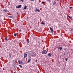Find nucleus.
Listing matches in <instances>:
<instances>
[{
  "mask_svg": "<svg viewBox=\"0 0 73 73\" xmlns=\"http://www.w3.org/2000/svg\"><path fill=\"white\" fill-rule=\"evenodd\" d=\"M42 54H46L47 53V51L46 50H44L42 52Z\"/></svg>",
  "mask_w": 73,
  "mask_h": 73,
  "instance_id": "nucleus-1",
  "label": "nucleus"
},
{
  "mask_svg": "<svg viewBox=\"0 0 73 73\" xmlns=\"http://www.w3.org/2000/svg\"><path fill=\"white\" fill-rule=\"evenodd\" d=\"M24 58H25H25L27 57L28 55L26 53H25L24 54Z\"/></svg>",
  "mask_w": 73,
  "mask_h": 73,
  "instance_id": "nucleus-2",
  "label": "nucleus"
},
{
  "mask_svg": "<svg viewBox=\"0 0 73 73\" xmlns=\"http://www.w3.org/2000/svg\"><path fill=\"white\" fill-rule=\"evenodd\" d=\"M18 61L19 64H22V63L23 62H22L21 60L20 61V60H18Z\"/></svg>",
  "mask_w": 73,
  "mask_h": 73,
  "instance_id": "nucleus-3",
  "label": "nucleus"
},
{
  "mask_svg": "<svg viewBox=\"0 0 73 73\" xmlns=\"http://www.w3.org/2000/svg\"><path fill=\"white\" fill-rule=\"evenodd\" d=\"M21 5H20L17 6L16 7V8H21Z\"/></svg>",
  "mask_w": 73,
  "mask_h": 73,
  "instance_id": "nucleus-4",
  "label": "nucleus"
},
{
  "mask_svg": "<svg viewBox=\"0 0 73 73\" xmlns=\"http://www.w3.org/2000/svg\"><path fill=\"white\" fill-rule=\"evenodd\" d=\"M50 30L51 31L52 33H53V29L52 28V27L50 28Z\"/></svg>",
  "mask_w": 73,
  "mask_h": 73,
  "instance_id": "nucleus-5",
  "label": "nucleus"
},
{
  "mask_svg": "<svg viewBox=\"0 0 73 73\" xmlns=\"http://www.w3.org/2000/svg\"><path fill=\"white\" fill-rule=\"evenodd\" d=\"M35 12H37V11L38 12H40V10L38 9H36V10H35Z\"/></svg>",
  "mask_w": 73,
  "mask_h": 73,
  "instance_id": "nucleus-6",
  "label": "nucleus"
},
{
  "mask_svg": "<svg viewBox=\"0 0 73 73\" xmlns=\"http://www.w3.org/2000/svg\"><path fill=\"white\" fill-rule=\"evenodd\" d=\"M9 17H10V18H11L12 19L13 18V15H11L9 16Z\"/></svg>",
  "mask_w": 73,
  "mask_h": 73,
  "instance_id": "nucleus-7",
  "label": "nucleus"
},
{
  "mask_svg": "<svg viewBox=\"0 0 73 73\" xmlns=\"http://www.w3.org/2000/svg\"><path fill=\"white\" fill-rule=\"evenodd\" d=\"M56 1H55L53 3V5H56Z\"/></svg>",
  "mask_w": 73,
  "mask_h": 73,
  "instance_id": "nucleus-8",
  "label": "nucleus"
},
{
  "mask_svg": "<svg viewBox=\"0 0 73 73\" xmlns=\"http://www.w3.org/2000/svg\"><path fill=\"white\" fill-rule=\"evenodd\" d=\"M42 25H45V23H44V22H42L41 23H40Z\"/></svg>",
  "mask_w": 73,
  "mask_h": 73,
  "instance_id": "nucleus-9",
  "label": "nucleus"
},
{
  "mask_svg": "<svg viewBox=\"0 0 73 73\" xmlns=\"http://www.w3.org/2000/svg\"><path fill=\"white\" fill-rule=\"evenodd\" d=\"M31 58H30L29 59H28V62L29 63L30 62V61H31Z\"/></svg>",
  "mask_w": 73,
  "mask_h": 73,
  "instance_id": "nucleus-10",
  "label": "nucleus"
},
{
  "mask_svg": "<svg viewBox=\"0 0 73 73\" xmlns=\"http://www.w3.org/2000/svg\"><path fill=\"white\" fill-rule=\"evenodd\" d=\"M27 9V5H25V7H24V8L23 9L24 10V9Z\"/></svg>",
  "mask_w": 73,
  "mask_h": 73,
  "instance_id": "nucleus-11",
  "label": "nucleus"
},
{
  "mask_svg": "<svg viewBox=\"0 0 73 73\" xmlns=\"http://www.w3.org/2000/svg\"><path fill=\"white\" fill-rule=\"evenodd\" d=\"M27 42L28 43H29V39H27Z\"/></svg>",
  "mask_w": 73,
  "mask_h": 73,
  "instance_id": "nucleus-12",
  "label": "nucleus"
},
{
  "mask_svg": "<svg viewBox=\"0 0 73 73\" xmlns=\"http://www.w3.org/2000/svg\"><path fill=\"white\" fill-rule=\"evenodd\" d=\"M51 55H52V54H51V53H49L48 54V56H51Z\"/></svg>",
  "mask_w": 73,
  "mask_h": 73,
  "instance_id": "nucleus-13",
  "label": "nucleus"
},
{
  "mask_svg": "<svg viewBox=\"0 0 73 73\" xmlns=\"http://www.w3.org/2000/svg\"><path fill=\"white\" fill-rule=\"evenodd\" d=\"M59 49L60 50H62V48L61 47H60L59 48Z\"/></svg>",
  "mask_w": 73,
  "mask_h": 73,
  "instance_id": "nucleus-14",
  "label": "nucleus"
},
{
  "mask_svg": "<svg viewBox=\"0 0 73 73\" xmlns=\"http://www.w3.org/2000/svg\"><path fill=\"white\" fill-rule=\"evenodd\" d=\"M14 35L15 37H16V35H17V34H16V33H14Z\"/></svg>",
  "mask_w": 73,
  "mask_h": 73,
  "instance_id": "nucleus-15",
  "label": "nucleus"
},
{
  "mask_svg": "<svg viewBox=\"0 0 73 73\" xmlns=\"http://www.w3.org/2000/svg\"><path fill=\"white\" fill-rule=\"evenodd\" d=\"M3 11L4 12H7V9H4Z\"/></svg>",
  "mask_w": 73,
  "mask_h": 73,
  "instance_id": "nucleus-16",
  "label": "nucleus"
},
{
  "mask_svg": "<svg viewBox=\"0 0 73 73\" xmlns=\"http://www.w3.org/2000/svg\"><path fill=\"white\" fill-rule=\"evenodd\" d=\"M5 40H6V41H8V39H7V38H5Z\"/></svg>",
  "mask_w": 73,
  "mask_h": 73,
  "instance_id": "nucleus-17",
  "label": "nucleus"
},
{
  "mask_svg": "<svg viewBox=\"0 0 73 73\" xmlns=\"http://www.w3.org/2000/svg\"><path fill=\"white\" fill-rule=\"evenodd\" d=\"M65 60L66 61H68V59H67V58H65Z\"/></svg>",
  "mask_w": 73,
  "mask_h": 73,
  "instance_id": "nucleus-18",
  "label": "nucleus"
},
{
  "mask_svg": "<svg viewBox=\"0 0 73 73\" xmlns=\"http://www.w3.org/2000/svg\"><path fill=\"white\" fill-rule=\"evenodd\" d=\"M68 17L69 18V19H72V17H70V16H69Z\"/></svg>",
  "mask_w": 73,
  "mask_h": 73,
  "instance_id": "nucleus-19",
  "label": "nucleus"
},
{
  "mask_svg": "<svg viewBox=\"0 0 73 73\" xmlns=\"http://www.w3.org/2000/svg\"><path fill=\"white\" fill-rule=\"evenodd\" d=\"M42 4H44V3H45V2H44V1H42Z\"/></svg>",
  "mask_w": 73,
  "mask_h": 73,
  "instance_id": "nucleus-20",
  "label": "nucleus"
},
{
  "mask_svg": "<svg viewBox=\"0 0 73 73\" xmlns=\"http://www.w3.org/2000/svg\"><path fill=\"white\" fill-rule=\"evenodd\" d=\"M20 1H22V2H24V0H20Z\"/></svg>",
  "mask_w": 73,
  "mask_h": 73,
  "instance_id": "nucleus-21",
  "label": "nucleus"
},
{
  "mask_svg": "<svg viewBox=\"0 0 73 73\" xmlns=\"http://www.w3.org/2000/svg\"><path fill=\"white\" fill-rule=\"evenodd\" d=\"M20 68H22V66H21V65H19Z\"/></svg>",
  "mask_w": 73,
  "mask_h": 73,
  "instance_id": "nucleus-22",
  "label": "nucleus"
},
{
  "mask_svg": "<svg viewBox=\"0 0 73 73\" xmlns=\"http://www.w3.org/2000/svg\"><path fill=\"white\" fill-rule=\"evenodd\" d=\"M64 50H66V48H64Z\"/></svg>",
  "mask_w": 73,
  "mask_h": 73,
  "instance_id": "nucleus-23",
  "label": "nucleus"
},
{
  "mask_svg": "<svg viewBox=\"0 0 73 73\" xmlns=\"http://www.w3.org/2000/svg\"><path fill=\"white\" fill-rule=\"evenodd\" d=\"M70 9H71L72 8V7H70Z\"/></svg>",
  "mask_w": 73,
  "mask_h": 73,
  "instance_id": "nucleus-24",
  "label": "nucleus"
},
{
  "mask_svg": "<svg viewBox=\"0 0 73 73\" xmlns=\"http://www.w3.org/2000/svg\"><path fill=\"white\" fill-rule=\"evenodd\" d=\"M47 1H49V2H50V0H47Z\"/></svg>",
  "mask_w": 73,
  "mask_h": 73,
  "instance_id": "nucleus-25",
  "label": "nucleus"
},
{
  "mask_svg": "<svg viewBox=\"0 0 73 73\" xmlns=\"http://www.w3.org/2000/svg\"><path fill=\"white\" fill-rule=\"evenodd\" d=\"M9 58H11V55H9Z\"/></svg>",
  "mask_w": 73,
  "mask_h": 73,
  "instance_id": "nucleus-26",
  "label": "nucleus"
},
{
  "mask_svg": "<svg viewBox=\"0 0 73 73\" xmlns=\"http://www.w3.org/2000/svg\"><path fill=\"white\" fill-rule=\"evenodd\" d=\"M31 1H35V0H31Z\"/></svg>",
  "mask_w": 73,
  "mask_h": 73,
  "instance_id": "nucleus-27",
  "label": "nucleus"
},
{
  "mask_svg": "<svg viewBox=\"0 0 73 73\" xmlns=\"http://www.w3.org/2000/svg\"><path fill=\"white\" fill-rule=\"evenodd\" d=\"M19 31H20V32H21V30H19Z\"/></svg>",
  "mask_w": 73,
  "mask_h": 73,
  "instance_id": "nucleus-28",
  "label": "nucleus"
},
{
  "mask_svg": "<svg viewBox=\"0 0 73 73\" xmlns=\"http://www.w3.org/2000/svg\"><path fill=\"white\" fill-rule=\"evenodd\" d=\"M35 62H37V60H36L35 61Z\"/></svg>",
  "mask_w": 73,
  "mask_h": 73,
  "instance_id": "nucleus-29",
  "label": "nucleus"
},
{
  "mask_svg": "<svg viewBox=\"0 0 73 73\" xmlns=\"http://www.w3.org/2000/svg\"><path fill=\"white\" fill-rule=\"evenodd\" d=\"M14 73H16V72H14Z\"/></svg>",
  "mask_w": 73,
  "mask_h": 73,
  "instance_id": "nucleus-30",
  "label": "nucleus"
}]
</instances>
